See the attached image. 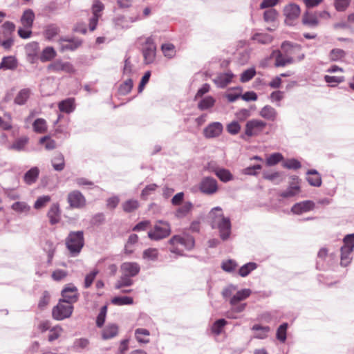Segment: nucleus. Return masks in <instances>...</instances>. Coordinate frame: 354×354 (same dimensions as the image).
I'll use <instances>...</instances> for the list:
<instances>
[{
  "label": "nucleus",
  "mask_w": 354,
  "mask_h": 354,
  "mask_svg": "<svg viewBox=\"0 0 354 354\" xmlns=\"http://www.w3.org/2000/svg\"><path fill=\"white\" fill-rule=\"evenodd\" d=\"M211 218V227L217 229L219 236L223 241L228 240L232 234V223L229 217H225L223 214L221 207H213L209 213Z\"/></svg>",
  "instance_id": "obj_1"
},
{
  "label": "nucleus",
  "mask_w": 354,
  "mask_h": 354,
  "mask_svg": "<svg viewBox=\"0 0 354 354\" xmlns=\"http://www.w3.org/2000/svg\"><path fill=\"white\" fill-rule=\"evenodd\" d=\"M66 245L73 257L78 255L84 245V232L71 231L66 239Z\"/></svg>",
  "instance_id": "obj_2"
},
{
  "label": "nucleus",
  "mask_w": 354,
  "mask_h": 354,
  "mask_svg": "<svg viewBox=\"0 0 354 354\" xmlns=\"http://www.w3.org/2000/svg\"><path fill=\"white\" fill-rule=\"evenodd\" d=\"M267 123L259 119H252L246 122L244 133L240 138L248 140L249 138L260 136L266 129Z\"/></svg>",
  "instance_id": "obj_3"
},
{
  "label": "nucleus",
  "mask_w": 354,
  "mask_h": 354,
  "mask_svg": "<svg viewBox=\"0 0 354 354\" xmlns=\"http://www.w3.org/2000/svg\"><path fill=\"white\" fill-rule=\"evenodd\" d=\"M344 245L341 247V261L342 266H348L353 259L352 252L354 249V233L349 234L343 239Z\"/></svg>",
  "instance_id": "obj_4"
},
{
  "label": "nucleus",
  "mask_w": 354,
  "mask_h": 354,
  "mask_svg": "<svg viewBox=\"0 0 354 354\" xmlns=\"http://www.w3.org/2000/svg\"><path fill=\"white\" fill-rule=\"evenodd\" d=\"M171 234V226L167 221L159 220L153 226V230L148 232V237L153 241H160Z\"/></svg>",
  "instance_id": "obj_5"
},
{
  "label": "nucleus",
  "mask_w": 354,
  "mask_h": 354,
  "mask_svg": "<svg viewBox=\"0 0 354 354\" xmlns=\"http://www.w3.org/2000/svg\"><path fill=\"white\" fill-rule=\"evenodd\" d=\"M73 311V304L65 303L59 299L58 304L52 309V317L55 320H64L70 317Z\"/></svg>",
  "instance_id": "obj_6"
},
{
  "label": "nucleus",
  "mask_w": 354,
  "mask_h": 354,
  "mask_svg": "<svg viewBox=\"0 0 354 354\" xmlns=\"http://www.w3.org/2000/svg\"><path fill=\"white\" fill-rule=\"evenodd\" d=\"M142 53L145 64H151L155 61L156 46L152 36L148 37L145 39V41L142 44Z\"/></svg>",
  "instance_id": "obj_7"
},
{
  "label": "nucleus",
  "mask_w": 354,
  "mask_h": 354,
  "mask_svg": "<svg viewBox=\"0 0 354 354\" xmlns=\"http://www.w3.org/2000/svg\"><path fill=\"white\" fill-rule=\"evenodd\" d=\"M169 243L171 245L180 244L183 245L187 250H191L195 245L194 238L189 234L184 233L173 236L169 241Z\"/></svg>",
  "instance_id": "obj_8"
},
{
  "label": "nucleus",
  "mask_w": 354,
  "mask_h": 354,
  "mask_svg": "<svg viewBox=\"0 0 354 354\" xmlns=\"http://www.w3.org/2000/svg\"><path fill=\"white\" fill-rule=\"evenodd\" d=\"M218 189L217 180L211 176H206L201 179L199 183V190L207 195H212Z\"/></svg>",
  "instance_id": "obj_9"
},
{
  "label": "nucleus",
  "mask_w": 354,
  "mask_h": 354,
  "mask_svg": "<svg viewBox=\"0 0 354 354\" xmlns=\"http://www.w3.org/2000/svg\"><path fill=\"white\" fill-rule=\"evenodd\" d=\"M48 70L54 73L64 72L72 74L75 72L73 65L69 62L56 59L48 66Z\"/></svg>",
  "instance_id": "obj_10"
},
{
  "label": "nucleus",
  "mask_w": 354,
  "mask_h": 354,
  "mask_svg": "<svg viewBox=\"0 0 354 354\" xmlns=\"http://www.w3.org/2000/svg\"><path fill=\"white\" fill-rule=\"evenodd\" d=\"M67 201L71 208L81 209L86 205V200L84 196L78 190L71 192L67 196Z\"/></svg>",
  "instance_id": "obj_11"
},
{
  "label": "nucleus",
  "mask_w": 354,
  "mask_h": 354,
  "mask_svg": "<svg viewBox=\"0 0 354 354\" xmlns=\"http://www.w3.org/2000/svg\"><path fill=\"white\" fill-rule=\"evenodd\" d=\"M61 51H74L82 44V40L77 37H62L59 40Z\"/></svg>",
  "instance_id": "obj_12"
},
{
  "label": "nucleus",
  "mask_w": 354,
  "mask_h": 354,
  "mask_svg": "<svg viewBox=\"0 0 354 354\" xmlns=\"http://www.w3.org/2000/svg\"><path fill=\"white\" fill-rule=\"evenodd\" d=\"M300 12L299 6L295 3L286 6L283 8V15L286 17L285 23L288 26H292L293 21L299 17Z\"/></svg>",
  "instance_id": "obj_13"
},
{
  "label": "nucleus",
  "mask_w": 354,
  "mask_h": 354,
  "mask_svg": "<svg viewBox=\"0 0 354 354\" xmlns=\"http://www.w3.org/2000/svg\"><path fill=\"white\" fill-rule=\"evenodd\" d=\"M61 294L63 298L60 299L65 303L73 304L77 301L79 297L77 288L72 283L66 285L62 290Z\"/></svg>",
  "instance_id": "obj_14"
},
{
  "label": "nucleus",
  "mask_w": 354,
  "mask_h": 354,
  "mask_svg": "<svg viewBox=\"0 0 354 354\" xmlns=\"http://www.w3.org/2000/svg\"><path fill=\"white\" fill-rule=\"evenodd\" d=\"M209 169L211 172H213L216 176V177L223 183H228L232 180L234 178L233 174L227 169L219 167L209 163Z\"/></svg>",
  "instance_id": "obj_15"
},
{
  "label": "nucleus",
  "mask_w": 354,
  "mask_h": 354,
  "mask_svg": "<svg viewBox=\"0 0 354 354\" xmlns=\"http://www.w3.org/2000/svg\"><path fill=\"white\" fill-rule=\"evenodd\" d=\"M223 131V126L220 122H213L209 124L203 130L206 138L211 139L220 136Z\"/></svg>",
  "instance_id": "obj_16"
},
{
  "label": "nucleus",
  "mask_w": 354,
  "mask_h": 354,
  "mask_svg": "<svg viewBox=\"0 0 354 354\" xmlns=\"http://www.w3.org/2000/svg\"><path fill=\"white\" fill-rule=\"evenodd\" d=\"M272 55L275 59L274 66L276 67H283L295 62V59L292 57L288 55H286L283 52L279 50H274Z\"/></svg>",
  "instance_id": "obj_17"
},
{
  "label": "nucleus",
  "mask_w": 354,
  "mask_h": 354,
  "mask_svg": "<svg viewBox=\"0 0 354 354\" xmlns=\"http://www.w3.org/2000/svg\"><path fill=\"white\" fill-rule=\"evenodd\" d=\"M120 270L122 274L133 278L140 272V266L136 262H124L120 266Z\"/></svg>",
  "instance_id": "obj_18"
},
{
  "label": "nucleus",
  "mask_w": 354,
  "mask_h": 354,
  "mask_svg": "<svg viewBox=\"0 0 354 354\" xmlns=\"http://www.w3.org/2000/svg\"><path fill=\"white\" fill-rule=\"evenodd\" d=\"M314 207V202L312 201L307 200L295 203L291 207V212L295 214L299 215L313 209Z\"/></svg>",
  "instance_id": "obj_19"
},
{
  "label": "nucleus",
  "mask_w": 354,
  "mask_h": 354,
  "mask_svg": "<svg viewBox=\"0 0 354 354\" xmlns=\"http://www.w3.org/2000/svg\"><path fill=\"white\" fill-rule=\"evenodd\" d=\"M234 74L231 71L219 73L214 80V83L217 87L223 88L232 80Z\"/></svg>",
  "instance_id": "obj_20"
},
{
  "label": "nucleus",
  "mask_w": 354,
  "mask_h": 354,
  "mask_svg": "<svg viewBox=\"0 0 354 354\" xmlns=\"http://www.w3.org/2000/svg\"><path fill=\"white\" fill-rule=\"evenodd\" d=\"M301 49L300 45L288 41H283L281 46V51L283 52L286 55H288L293 58L294 55L299 52Z\"/></svg>",
  "instance_id": "obj_21"
},
{
  "label": "nucleus",
  "mask_w": 354,
  "mask_h": 354,
  "mask_svg": "<svg viewBox=\"0 0 354 354\" xmlns=\"http://www.w3.org/2000/svg\"><path fill=\"white\" fill-rule=\"evenodd\" d=\"M306 180L313 187H320L322 183V177L316 169H309L306 172Z\"/></svg>",
  "instance_id": "obj_22"
},
{
  "label": "nucleus",
  "mask_w": 354,
  "mask_h": 354,
  "mask_svg": "<svg viewBox=\"0 0 354 354\" xmlns=\"http://www.w3.org/2000/svg\"><path fill=\"white\" fill-rule=\"evenodd\" d=\"M51 225H55L60 221V209L57 203L53 204L47 214Z\"/></svg>",
  "instance_id": "obj_23"
},
{
  "label": "nucleus",
  "mask_w": 354,
  "mask_h": 354,
  "mask_svg": "<svg viewBox=\"0 0 354 354\" xmlns=\"http://www.w3.org/2000/svg\"><path fill=\"white\" fill-rule=\"evenodd\" d=\"M39 175V168L37 167H33L25 173L24 180L27 185H30L37 181Z\"/></svg>",
  "instance_id": "obj_24"
},
{
  "label": "nucleus",
  "mask_w": 354,
  "mask_h": 354,
  "mask_svg": "<svg viewBox=\"0 0 354 354\" xmlns=\"http://www.w3.org/2000/svg\"><path fill=\"white\" fill-rule=\"evenodd\" d=\"M29 138L27 136H22L16 139L12 145L8 147V149L16 151H22L28 143Z\"/></svg>",
  "instance_id": "obj_25"
},
{
  "label": "nucleus",
  "mask_w": 354,
  "mask_h": 354,
  "mask_svg": "<svg viewBox=\"0 0 354 354\" xmlns=\"http://www.w3.org/2000/svg\"><path fill=\"white\" fill-rule=\"evenodd\" d=\"M58 108L61 112L71 113L75 109V100L73 98H67L61 101L58 104Z\"/></svg>",
  "instance_id": "obj_26"
},
{
  "label": "nucleus",
  "mask_w": 354,
  "mask_h": 354,
  "mask_svg": "<svg viewBox=\"0 0 354 354\" xmlns=\"http://www.w3.org/2000/svg\"><path fill=\"white\" fill-rule=\"evenodd\" d=\"M60 32L59 27L55 24H50L46 26L44 32L46 39L51 41Z\"/></svg>",
  "instance_id": "obj_27"
},
{
  "label": "nucleus",
  "mask_w": 354,
  "mask_h": 354,
  "mask_svg": "<svg viewBox=\"0 0 354 354\" xmlns=\"http://www.w3.org/2000/svg\"><path fill=\"white\" fill-rule=\"evenodd\" d=\"M35 19L34 12L31 9L26 10L21 18V21L26 28H31Z\"/></svg>",
  "instance_id": "obj_28"
},
{
  "label": "nucleus",
  "mask_w": 354,
  "mask_h": 354,
  "mask_svg": "<svg viewBox=\"0 0 354 354\" xmlns=\"http://www.w3.org/2000/svg\"><path fill=\"white\" fill-rule=\"evenodd\" d=\"M17 66V62L15 57L7 56L3 57L0 63V69L13 70Z\"/></svg>",
  "instance_id": "obj_29"
},
{
  "label": "nucleus",
  "mask_w": 354,
  "mask_h": 354,
  "mask_svg": "<svg viewBox=\"0 0 354 354\" xmlns=\"http://www.w3.org/2000/svg\"><path fill=\"white\" fill-rule=\"evenodd\" d=\"M118 333V326L115 324H108L102 330V336L104 339H109L115 337Z\"/></svg>",
  "instance_id": "obj_30"
},
{
  "label": "nucleus",
  "mask_w": 354,
  "mask_h": 354,
  "mask_svg": "<svg viewBox=\"0 0 354 354\" xmlns=\"http://www.w3.org/2000/svg\"><path fill=\"white\" fill-rule=\"evenodd\" d=\"M277 114L276 110L269 105L263 106L259 112V115L262 118L270 121H274L276 119Z\"/></svg>",
  "instance_id": "obj_31"
},
{
  "label": "nucleus",
  "mask_w": 354,
  "mask_h": 354,
  "mask_svg": "<svg viewBox=\"0 0 354 354\" xmlns=\"http://www.w3.org/2000/svg\"><path fill=\"white\" fill-rule=\"evenodd\" d=\"M31 91L30 88H23L17 94L14 102L16 104L24 105L30 97Z\"/></svg>",
  "instance_id": "obj_32"
},
{
  "label": "nucleus",
  "mask_w": 354,
  "mask_h": 354,
  "mask_svg": "<svg viewBox=\"0 0 354 354\" xmlns=\"http://www.w3.org/2000/svg\"><path fill=\"white\" fill-rule=\"evenodd\" d=\"M57 55L56 51L52 46H48L43 49L39 59L41 62H46L52 60Z\"/></svg>",
  "instance_id": "obj_33"
},
{
  "label": "nucleus",
  "mask_w": 354,
  "mask_h": 354,
  "mask_svg": "<svg viewBox=\"0 0 354 354\" xmlns=\"http://www.w3.org/2000/svg\"><path fill=\"white\" fill-rule=\"evenodd\" d=\"M302 23L304 25L308 26L310 28H314L318 25L319 21L317 15L309 13L306 11L303 15Z\"/></svg>",
  "instance_id": "obj_34"
},
{
  "label": "nucleus",
  "mask_w": 354,
  "mask_h": 354,
  "mask_svg": "<svg viewBox=\"0 0 354 354\" xmlns=\"http://www.w3.org/2000/svg\"><path fill=\"white\" fill-rule=\"evenodd\" d=\"M300 192V187L295 183H291L288 188L280 193V196L284 198H291L297 194H298Z\"/></svg>",
  "instance_id": "obj_35"
},
{
  "label": "nucleus",
  "mask_w": 354,
  "mask_h": 354,
  "mask_svg": "<svg viewBox=\"0 0 354 354\" xmlns=\"http://www.w3.org/2000/svg\"><path fill=\"white\" fill-rule=\"evenodd\" d=\"M150 332L146 328H139L135 330V336L137 341L140 343L147 344L149 342V336Z\"/></svg>",
  "instance_id": "obj_36"
},
{
  "label": "nucleus",
  "mask_w": 354,
  "mask_h": 354,
  "mask_svg": "<svg viewBox=\"0 0 354 354\" xmlns=\"http://www.w3.org/2000/svg\"><path fill=\"white\" fill-rule=\"evenodd\" d=\"M44 250L46 252L48 256L47 263L48 265L51 264L52 260L53 259L55 252L56 250V245L51 241L47 240L44 245Z\"/></svg>",
  "instance_id": "obj_37"
},
{
  "label": "nucleus",
  "mask_w": 354,
  "mask_h": 354,
  "mask_svg": "<svg viewBox=\"0 0 354 354\" xmlns=\"http://www.w3.org/2000/svg\"><path fill=\"white\" fill-rule=\"evenodd\" d=\"M252 39L258 44L266 45L272 41L273 37L268 33H255Z\"/></svg>",
  "instance_id": "obj_38"
},
{
  "label": "nucleus",
  "mask_w": 354,
  "mask_h": 354,
  "mask_svg": "<svg viewBox=\"0 0 354 354\" xmlns=\"http://www.w3.org/2000/svg\"><path fill=\"white\" fill-rule=\"evenodd\" d=\"M133 284L132 277L122 274L115 284V289H122L124 287H129Z\"/></svg>",
  "instance_id": "obj_39"
},
{
  "label": "nucleus",
  "mask_w": 354,
  "mask_h": 354,
  "mask_svg": "<svg viewBox=\"0 0 354 354\" xmlns=\"http://www.w3.org/2000/svg\"><path fill=\"white\" fill-rule=\"evenodd\" d=\"M257 266V264L254 262L247 263L239 268L238 273L241 277H245L256 270Z\"/></svg>",
  "instance_id": "obj_40"
},
{
  "label": "nucleus",
  "mask_w": 354,
  "mask_h": 354,
  "mask_svg": "<svg viewBox=\"0 0 354 354\" xmlns=\"http://www.w3.org/2000/svg\"><path fill=\"white\" fill-rule=\"evenodd\" d=\"M52 166L55 171H61L64 169V157L62 153L54 156L51 160Z\"/></svg>",
  "instance_id": "obj_41"
},
{
  "label": "nucleus",
  "mask_w": 354,
  "mask_h": 354,
  "mask_svg": "<svg viewBox=\"0 0 354 354\" xmlns=\"http://www.w3.org/2000/svg\"><path fill=\"white\" fill-rule=\"evenodd\" d=\"M252 330L259 331L254 335V338L263 339L267 337V333L270 331V327L263 326L260 324H254L252 326Z\"/></svg>",
  "instance_id": "obj_42"
},
{
  "label": "nucleus",
  "mask_w": 354,
  "mask_h": 354,
  "mask_svg": "<svg viewBox=\"0 0 354 354\" xmlns=\"http://www.w3.org/2000/svg\"><path fill=\"white\" fill-rule=\"evenodd\" d=\"M227 324V322L223 318L216 320L212 326V333L216 335H219Z\"/></svg>",
  "instance_id": "obj_43"
},
{
  "label": "nucleus",
  "mask_w": 354,
  "mask_h": 354,
  "mask_svg": "<svg viewBox=\"0 0 354 354\" xmlns=\"http://www.w3.org/2000/svg\"><path fill=\"white\" fill-rule=\"evenodd\" d=\"M215 100L212 96H207L202 100L198 104V108L201 111L207 110L212 107L215 104Z\"/></svg>",
  "instance_id": "obj_44"
},
{
  "label": "nucleus",
  "mask_w": 354,
  "mask_h": 354,
  "mask_svg": "<svg viewBox=\"0 0 354 354\" xmlns=\"http://www.w3.org/2000/svg\"><path fill=\"white\" fill-rule=\"evenodd\" d=\"M192 208V203L187 201L176 210V216L180 218L184 217L191 212Z\"/></svg>",
  "instance_id": "obj_45"
},
{
  "label": "nucleus",
  "mask_w": 354,
  "mask_h": 354,
  "mask_svg": "<svg viewBox=\"0 0 354 354\" xmlns=\"http://www.w3.org/2000/svg\"><path fill=\"white\" fill-rule=\"evenodd\" d=\"M122 206L124 212L131 213L138 208L139 203L137 200L130 199L123 203Z\"/></svg>",
  "instance_id": "obj_46"
},
{
  "label": "nucleus",
  "mask_w": 354,
  "mask_h": 354,
  "mask_svg": "<svg viewBox=\"0 0 354 354\" xmlns=\"http://www.w3.org/2000/svg\"><path fill=\"white\" fill-rule=\"evenodd\" d=\"M138 241V236L136 234H131L125 244L124 250L127 254H131L133 252V246Z\"/></svg>",
  "instance_id": "obj_47"
},
{
  "label": "nucleus",
  "mask_w": 354,
  "mask_h": 354,
  "mask_svg": "<svg viewBox=\"0 0 354 354\" xmlns=\"http://www.w3.org/2000/svg\"><path fill=\"white\" fill-rule=\"evenodd\" d=\"M346 53L340 48H333L330 51L329 59L333 62H337L344 58Z\"/></svg>",
  "instance_id": "obj_48"
},
{
  "label": "nucleus",
  "mask_w": 354,
  "mask_h": 354,
  "mask_svg": "<svg viewBox=\"0 0 354 354\" xmlns=\"http://www.w3.org/2000/svg\"><path fill=\"white\" fill-rule=\"evenodd\" d=\"M142 258L147 261H155L158 258V251L156 248H148L143 251Z\"/></svg>",
  "instance_id": "obj_49"
},
{
  "label": "nucleus",
  "mask_w": 354,
  "mask_h": 354,
  "mask_svg": "<svg viewBox=\"0 0 354 354\" xmlns=\"http://www.w3.org/2000/svg\"><path fill=\"white\" fill-rule=\"evenodd\" d=\"M111 303L117 306L131 305L133 303V299L127 296L115 297L111 299Z\"/></svg>",
  "instance_id": "obj_50"
},
{
  "label": "nucleus",
  "mask_w": 354,
  "mask_h": 354,
  "mask_svg": "<svg viewBox=\"0 0 354 354\" xmlns=\"http://www.w3.org/2000/svg\"><path fill=\"white\" fill-rule=\"evenodd\" d=\"M32 128L37 133H44L47 129L46 122L43 118L36 119L32 124Z\"/></svg>",
  "instance_id": "obj_51"
},
{
  "label": "nucleus",
  "mask_w": 354,
  "mask_h": 354,
  "mask_svg": "<svg viewBox=\"0 0 354 354\" xmlns=\"http://www.w3.org/2000/svg\"><path fill=\"white\" fill-rule=\"evenodd\" d=\"M161 50L164 55L167 58H173L175 56V46L171 43L163 44L161 46Z\"/></svg>",
  "instance_id": "obj_52"
},
{
  "label": "nucleus",
  "mask_w": 354,
  "mask_h": 354,
  "mask_svg": "<svg viewBox=\"0 0 354 354\" xmlns=\"http://www.w3.org/2000/svg\"><path fill=\"white\" fill-rule=\"evenodd\" d=\"M288 326V323L285 322L281 324L277 330L276 337L281 342H285L286 340Z\"/></svg>",
  "instance_id": "obj_53"
},
{
  "label": "nucleus",
  "mask_w": 354,
  "mask_h": 354,
  "mask_svg": "<svg viewBox=\"0 0 354 354\" xmlns=\"http://www.w3.org/2000/svg\"><path fill=\"white\" fill-rule=\"evenodd\" d=\"M133 80L131 78L127 79L120 84L118 91L120 95H125L129 93L133 88Z\"/></svg>",
  "instance_id": "obj_54"
},
{
  "label": "nucleus",
  "mask_w": 354,
  "mask_h": 354,
  "mask_svg": "<svg viewBox=\"0 0 354 354\" xmlns=\"http://www.w3.org/2000/svg\"><path fill=\"white\" fill-rule=\"evenodd\" d=\"M11 208L18 213H26L28 212L30 209V207L26 202H15L14 203Z\"/></svg>",
  "instance_id": "obj_55"
},
{
  "label": "nucleus",
  "mask_w": 354,
  "mask_h": 354,
  "mask_svg": "<svg viewBox=\"0 0 354 354\" xmlns=\"http://www.w3.org/2000/svg\"><path fill=\"white\" fill-rule=\"evenodd\" d=\"M98 273V270L94 269L86 275L84 282V287L85 288H88L91 287Z\"/></svg>",
  "instance_id": "obj_56"
},
{
  "label": "nucleus",
  "mask_w": 354,
  "mask_h": 354,
  "mask_svg": "<svg viewBox=\"0 0 354 354\" xmlns=\"http://www.w3.org/2000/svg\"><path fill=\"white\" fill-rule=\"evenodd\" d=\"M106 312H107V306H103L100 308V311L99 314L97 316L96 326L97 327L101 328L104 325V324L105 322Z\"/></svg>",
  "instance_id": "obj_57"
},
{
  "label": "nucleus",
  "mask_w": 354,
  "mask_h": 354,
  "mask_svg": "<svg viewBox=\"0 0 354 354\" xmlns=\"http://www.w3.org/2000/svg\"><path fill=\"white\" fill-rule=\"evenodd\" d=\"M278 15L277 11L274 8L266 10L263 13V19L266 22H273Z\"/></svg>",
  "instance_id": "obj_58"
},
{
  "label": "nucleus",
  "mask_w": 354,
  "mask_h": 354,
  "mask_svg": "<svg viewBox=\"0 0 354 354\" xmlns=\"http://www.w3.org/2000/svg\"><path fill=\"white\" fill-rule=\"evenodd\" d=\"M328 250L325 248L319 250L317 254L318 260L317 261V268L319 270H324V267L322 261H323L327 257Z\"/></svg>",
  "instance_id": "obj_59"
},
{
  "label": "nucleus",
  "mask_w": 354,
  "mask_h": 354,
  "mask_svg": "<svg viewBox=\"0 0 354 354\" xmlns=\"http://www.w3.org/2000/svg\"><path fill=\"white\" fill-rule=\"evenodd\" d=\"M256 75V71L254 68H250L245 71H244L241 75L240 80L241 82H247L252 80L254 76Z\"/></svg>",
  "instance_id": "obj_60"
},
{
  "label": "nucleus",
  "mask_w": 354,
  "mask_h": 354,
  "mask_svg": "<svg viewBox=\"0 0 354 354\" xmlns=\"http://www.w3.org/2000/svg\"><path fill=\"white\" fill-rule=\"evenodd\" d=\"M351 0H334V6L337 11L344 12L349 6Z\"/></svg>",
  "instance_id": "obj_61"
},
{
  "label": "nucleus",
  "mask_w": 354,
  "mask_h": 354,
  "mask_svg": "<svg viewBox=\"0 0 354 354\" xmlns=\"http://www.w3.org/2000/svg\"><path fill=\"white\" fill-rule=\"evenodd\" d=\"M237 267V263L232 259L223 261L221 264L222 269L227 272H233Z\"/></svg>",
  "instance_id": "obj_62"
},
{
  "label": "nucleus",
  "mask_w": 354,
  "mask_h": 354,
  "mask_svg": "<svg viewBox=\"0 0 354 354\" xmlns=\"http://www.w3.org/2000/svg\"><path fill=\"white\" fill-rule=\"evenodd\" d=\"M89 344L88 339L86 338H80L75 339L73 344V348L77 351H80V350L86 348Z\"/></svg>",
  "instance_id": "obj_63"
},
{
  "label": "nucleus",
  "mask_w": 354,
  "mask_h": 354,
  "mask_svg": "<svg viewBox=\"0 0 354 354\" xmlns=\"http://www.w3.org/2000/svg\"><path fill=\"white\" fill-rule=\"evenodd\" d=\"M283 167L288 169H298L301 167V162L295 158L288 159L283 162Z\"/></svg>",
  "instance_id": "obj_64"
}]
</instances>
